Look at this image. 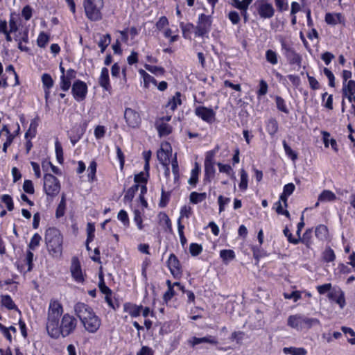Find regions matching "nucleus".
<instances>
[{"mask_svg": "<svg viewBox=\"0 0 355 355\" xmlns=\"http://www.w3.org/2000/svg\"><path fill=\"white\" fill-rule=\"evenodd\" d=\"M46 329L48 334L53 338H58L62 335L59 320L47 319Z\"/></svg>", "mask_w": 355, "mask_h": 355, "instance_id": "obj_14", "label": "nucleus"}, {"mask_svg": "<svg viewBox=\"0 0 355 355\" xmlns=\"http://www.w3.org/2000/svg\"><path fill=\"white\" fill-rule=\"evenodd\" d=\"M38 123L36 119H34L31 121L30 123V126L28 130L25 133V137L26 139H32L33 138L37 132V128Z\"/></svg>", "mask_w": 355, "mask_h": 355, "instance_id": "obj_28", "label": "nucleus"}, {"mask_svg": "<svg viewBox=\"0 0 355 355\" xmlns=\"http://www.w3.org/2000/svg\"><path fill=\"white\" fill-rule=\"evenodd\" d=\"M76 71L71 69H68L64 75L61 76L60 87L63 91L69 90L71 87V82L76 78Z\"/></svg>", "mask_w": 355, "mask_h": 355, "instance_id": "obj_16", "label": "nucleus"}, {"mask_svg": "<svg viewBox=\"0 0 355 355\" xmlns=\"http://www.w3.org/2000/svg\"><path fill=\"white\" fill-rule=\"evenodd\" d=\"M283 352L285 354H291V355H306L307 352L303 347H284L283 349Z\"/></svg>", "mask_w": 355, "mask_h": 355, "instance_id": "obj_27", "label": "nucleus"}, {"mask_svg": "<svg viewBox=\"0 0 355 355\" xmlns=\"http://www.w3.org/2000/svg\"><path fill=\"white\" fill-rule=\"evenodd\" d=\"M1 200L6 204L8 211H12L14 209L12 199L9 195H3Z\"/></svg>", "mask_w": 355, "mask_h": 355, "instance_id": "obj_53", "label": "nucleus"}, {"mask_svg": "<svg viewBox=\"0 0 355 355\" xmlns=\"http://www.w3.org/2000/svg\"><path fill=\"white\" fill-rule=\"evenodd\" d=\"M181 94L180 92H177L173 96L169 98L167 104L166 105V107L173 112L177 108L178 105H181Z\"/></svg>", "mask_w": 355, "mask_h": 355, "instance_id": "obj_21", "label": "nucleus"}, {"mask_svg": "<svg viewBox=\"0 0 355 355\" xmlns=\"http://www.w3.org/2000/svg\"><path fill=\"white\" fill-rule=\"evenodd\" d=\"M220 256L223 259L225 263L230 260H232L235 257L234 252L232 250H223L220 252Z\"/></svg>", "mask_w": 355, "mask_h": 355, "instance_id": "obj_34", "label": "nucleus"}, {"mask_svg": "<svg viewBox=\"0 0 355 355\" xmlns=\"http://www.w3.org/2000/svg\"><path fill=\"white\" fill-rule=\"evenodd\" d=\"M111 42L110 34L102 35L98 43V46L101 48V53H103L105 49L109 46Z\"/></svg>", "mask_w": 355, "mask_h": 355, "instance_id": "obj_32", "label": "nucleus"}, {"mask_svg": "<svg viewBox=\"0 0 355 355\" xmlns=\"http://www.w3.org/2000/svg\"><path fill=\"white\" fill-rule=\"evenodd\" d=\"M44 190L50 197L57 196L60 190V184L56 177L51 174H45L44 176Z\"/></svg>", "mask_w": 355, "mask_h": 355, "instance_id": "obj_5", "label": "nucleus"}, {"mask_svg": "<svg viewBox=\"0 0 355 355\" xmlns=\"http://www.w3.org/2000/svg\"><path fill=\"white\" fill-rule=\"evenodd\" d=\"M275 100H276V105H277L278 110L286 113V114H288V110L286 107L284 100L279 96H277Z\"/></svg>", "mask_w": 355, "mask_h": 355, "instance_id": "obj_49", "label": "nucleus"}, {"mask_svg": "<svg viewBox=\"0 0 355 355\" xmlns=\"http://www.w3.org/2000/svg\"><path fill=\"white\" fill-rule=\"evenodd\" d=\"M134 221L136 223L137 228L141 230L143 229V220L141 214L139 211H135Z\"/></svg>", "mask_w": 355, "mask_h": 355, "instance_id": "obj_58", "label": "nucleus"}, {"mask_svg": "<svg viewBox=\"0 0 355 355\" xmlns=\"http://www.w3.org/2000/svg\"><path fill=\"white\" fill-rule=\"evenodd\" d=\"M202 343H210V344L216 345L218 343V341L216 340V339L214 337H213L211 336H206V337H203V338L194 337L193 338V343H192L193 345H198Z\"/></svg>", "mask_w": 355, "mask_h": 355, "instance_id": "obj_31", "label": "nucleus"}, {"mask_svg": "<svg viewBox=\"0 0 355 355\" xmlns=\"http://www.w3.org/2000/svg\"><path fill=\"white\" fill-rule=\"evenodd\" d=\"M333 200V193L329 190H324L322 193L319 196L318 200L315 205V207H317L320 202H330Z\"/></svg>", "mask_w": 355, "mask_h": 355, "instance_id": "obj_30", "label": "nucleus"}, {"mask_svg": "<svg viewBox=\"0 0 355 355\" xmlns=\"http://www.w3.org/2000/svg\"><path fill=\"white\" fill-rule=\"evenodd\" d=\"M142 306H132L128 312L132 317H137L140 315Z\"/></svg>", "mask_w": 355, "mask_h": 355, "instance_id": "obj_62", "label": "nucleus"}, {"mask_svg": "<svg viewBox=\"0 0 355 355\" xmlns=\"http://www.w3.org/2000/svg\"><path fill=\"white\" fill-rule=\"evenodd\" d=\"M97 164L95 161L91 162L88 168V180L93 182L96 180V172Z\"/></svg>", "mask_w": 355, "mask_h": 355, "instance_id": "obj_36", "label": "nucleus"}, {"mask_svg": "<svg viewBox=\"0 0 355 355\" xmlns=\"http://www.w3.org/2000/svg\"><path fill=\"white\" fill-rule=\"evenodd\" d=\"M248 175L247 172L243 169H241V181L239 183V189L245 191L248 189Z\"/></svg>", "mask_w": 355, "mask_h": 355, "instance_id": "obj_33", "label": "nucleus"}, {"mask_svg": "<svg viewBox=\"0 0 355 355\" xmlns=\"http://www.w3.org/2000/svg\"><path fill=\"white\" fill-rule=\"evenodd\" d=\"M99 85L106 91L110 90V85L109 81V72L108 69L103 67L101 69V76L98 79Z\"/></svg>", "mask_w": 355, "mask_h": 355, "instance_id": "obj_20", "label": "nucleus"}, {"mask_svg": "<svg viewBox=\"0 0 355 355\" xmlns=\"http://www.w3.org/2000/svg\"><path fill=\"white\" fill-rule=\"evenodd\" d=\"M281 44L282 50L284 51V54L290 64L300 65L302 61L301 56L297 53L293 48L288 45L284 40L281 42Z\"/></svg>", "mask_w": 355, "mask_h": 355, "instance_id": "obj_8", "label": "nucleus"}, {"mask_svg": "<svg viewBox=\"0 0 355 355\" xmlns=\"http://www.w3.org/2000/svg\"><path fill=\"white\" fill-rule=\"evenodd\" d=\"M44 241L49 254L53 258H60L63 250V236L55 227L48 228L44 234Z\"/></svg>", "mask_w": 355, "mask_h": 355, "instance_id": "obj_2", "label": "nucleus"}, {"mask_svg": "<svg viewBox=\"0 0 355 355\" xmlns=\"http://www.w3.org/2000/svg\"><path fill=\"white\" fill-rule=\"evenodd\" d=\"M342 330L343 333L347 335H350L351 338H348V342L352 345H355V332L350 327H343Z\"/></svg>", "mask_w": 355, "mask_h": 355, "instance_id": "obj_47", "label": "nucleus"}, {"mask_svg": "<svg viewBox=\"0 0 355 355\" xmlns=\"http://www.w3.org/2000/svg\"><path fill=\"white\" fill-rule=\"evenodd\" d=\"M258 12L262 18H270L274 15L275 10L272 4L262 3L259 7Z\"/></svg>", "mask_w": 355, "mask_h": 355, "instance_id": "obj_19", "label": "nucleus"}, {"mask_svg": "<svg viewBox=\"0 0 355 355\" xmlns=\"http://www.w3.org/2000/svg\"><path fill=\"white\" fill-rule=\"evenodd\" d=\"M317 290L320 295L327 294L330 300L333 299L332 286L331 283L318 286Z\"/></svg>", "mask_w": 355, "mask_h": 355, "instance_id": "obj_26", "label": "nucleus"}, {"mask_svg": "<svg viewBox=\"0 0 355 355\" xmlns=\"http://www.w3.org/2000/svg\"><path fill=\"white\" fill-rule=\"evenodd\" d=\"M266 59L271 64H277L278 62L277 55L276 52L271 49H268L266 51Z\"/></svg>", "mask_w": 355, "mask_h": 355, "instance_id": "obj_37", "label": "nucleus"}, {"mask_svg": "<svg viewBox=\"0 0 355 355\" xmlns=\"http://www.w3.org/2000/svg\"><path fill=\"white\" fill-rule=\"evenodd\" d=\"M49 41V36L44 32L40 33L39 35L37 44L40 47H45Z\"/></svg>", "mask_w": 355, "mask_h": 355, "instance_id": "obj_42", "label": "nucleus"}, {"mask_svg": "<svg viewBox=\"0 0 355 355\" xmlns=\"http://www.w3.org/2000/svg\"><path fill=\"white\" fill-rule=\"evenodd\" d=\"M76 325L77 321L73 316L68 313L64 314L62 316L60 324L62 336L63 337L69 336L75 330Z\"/></svg>", "mask_w": 355, "mask_h": 355, "instance_id": "obj_7", "label": "nucleus"}, {"mask_svg": "<svg viewBox=\"0 0 355 355\" xmlns=\"http://www.w3.org/2000/svg\"><path fill=\"white\" fill-rule=\"evenodd\" d=\"M195 113L198 117L209 123H213L215 120V112L212 109L200 106L196 109Z\"/></svg>", "mask_w": 355, "mask_h": 355, "instance_id": "obj_15", "label": "nucleus"}, {"mask_svg": "<svg viewBox=\"0 0 355 355\" xmlns=\"http://www.w3.org/2000/svg\"><path fill=\"white\" fill-rule=\"evenodd\" d=\"M268 131L270 135H274L278 130V123L275 119H270L267 125Z\"/></svg>", "mask_w": 355, "mask_h": 355, "instance_id": "obj_43", "label": "nucleus"}, {"mask_svg": "<svg viewBox=\"0 0 355 355\" xmlns=\"http://www.w3.org/2000/svg\"><path fill=\"white\" fill-rule=\"evenodd\" d=\"M191 214V207H188V206H184L181 209L180 216L178 220H181V219L184 217L188 218L190 216Z\"/></svg>", "mask_w": 355, "mask_h": 355, "instance_id": "obj_61", "label": "nucleus"}, {"mask_svg": "<svg viewBox=\"0 0 355 355\" xmlns=\"http://www.w3.org/2000/svg\"><path fill=\"white\" fill-rule=\"evenodd\" d=\"M334 302L338 304L341 309L346 305L345 293L340 288H336L334 287Z\"/></svg>", "mask_w": 355, "mask_h": 355, "instance_id": "obj_22", "label": "nucleus"}, {"mask_svg": "<svg viewBox=\"0 0 355 355\" xmlns=\"http://www.w3.org/2000/svg\"><path fill=\"white\" fill-rule=\"evenodd\" d=\"M41 239V236L37 233H35L31 239V241L28 244V248L31 250L35 249V248L40 245Z\"/></svg>", "mask_w": 355, "mask_h": 355, "instance_id": "obj_44", "label": "nucleus"}, {"mask_svg": "<svg viewBox=\"0 0 355 355\" xmlns=\"http://www.w3.org/2000/svg\"><path fill=\"white\" fill-rule=\"evenodd\" d=\"M1 303L3 306L9 310H12L16 308V306L12 298L8 295L1 296Z\"/></svg>", "mask_w": 355, "mask_h": 355, "instance_id": "obj_38", "label": "nucleus"}, {"mask_svg": "<svg viewBox=\"0 0 355 355\" xmlns=\"http://www.w3.org/2000/svg\"><path fill=\"white\" fill-rule=\"evenodd\" d=\"M295 187L293 183H288L284 187L283 193L280 196V201H282L284 205L287 207V198L295 191Z\"/></svg>", "mask_w": 355, "mask_h": 355, "instance_id": "obj_23", "label": "nucleus"}, {"mask_svg": "<svg viewBox=\"0 0 355 355\" xmlns=\"http://www.w3.org/2000/svg\"><path fill=\"white\" fill-rule=\"evenodd\" d=\"M145 69L155 75H164L165 70L163 67L145 64Z\"/></svg>", "mask_w": 355, "mask_h": 355, "instance_id": "obj_39", "label": "nucleus"}, {"mask_svg": "<svg viewBox=\"0 0 355 355\" xmlns=\"http://www.w3.org/2000/svg\"><path fill=\"white\" fill-rule=\"evenodd\" d=\"M23 189L28 194H33L35 189L32 181L29 180H25L23 184Z\"/></svg>", "mask_w": 355, "mask_h": 355, "instance_id": "obj_50", "label": "nucleus"}, {"mask_svg": "<svg viewBox=\"0 0 355 355\" xmlns=\"http://www.w3.org/2000/svg\"><path fill=\"white\" fill-rule=\"evenodd\" d=\"M318 322L316 319L309 318L300 315H291L288 318V325L297 330L309 329Z\"/></svg>", "mask_w": 355, "mask_h": 355, "instance_id": "obj_4", "label": "nucleus"}, {"mask_svg": "<svg viewBox=\"0 0 355 355\" xmlns=\"http://www.w3.org/2000/svg\"><path fill=\"white\" fill-rule=\"evenodd\" d=\"M155 128L159 137L168 135L172 132V127L165 123L163 119H157L155 122Z\"/></svg>", "mask_w": 355, "mask_h": 355, "instance_id": "obj_18", "label": "nucleus"}, {"mask_svg": "<svg viewBox=\"0 0 355 355\" xmlns=\"http://www.w3.org/2000/svg\"><path fill=\"white\" fill-rule=\"evenodd\" d=\"M180 27L182 31V35L184 37L188 38L189 33L191 30L193 28V25L192 24H184L183 23L180 24Z\"/></svg>", "mask_w": 355, "mask_h": 355, "instance_id": "obj_52", "label": "nucleus"}, {"mask_svg": "<svg viewBox=\"0 0 355 355\" xmlns=\"http://www.w3.org/2000/svg\"><path fill=\"white\" fill-rule=\"evenodd\" d=\"M70 271L73 279L78 283L84 282V276L81 270L80 262L76 257H73Z\"/></svg>", "mask_w": 355, "mask_h": 355, "instance_id": "obj_13", "label": "nucleus"}, {"mask_svg": "<svg viewBox=\"0 0 355 355\" xmlns=\"http://www.w3.org/2000/svg\"><path fill=\"white\" fill-rule=\"evenodd\" d=\"M74 311L85 330L89 333L97 331L101 326V320L91 307L84 303L78 302L74 306Z\"/></svg>", "mask_w": 355, "mask_h": 355, "instance_id": "obj_1", "label": "nucleus"}, {"mask_svg": "<svg viewBox=\"0 0 355 355\" xmlns=\"http://www.w3.org/2000/svg\"><path fill=\"white\" fill-rule=\"evenodd\" d=\"M124 118L129 127L135 128L139 127L141 123L139 114L131 108H126L124 112Z\"/></svg>", "mask_w": 355, "mask_h": 355, "instance_id": "obj_9", "label": "nucleus"}, {"mask_svg": "<svg viewBox=\"0 0 355 355\" xmlns=\"http://www.w3.org/2000/svg\"><path fill=\"white\" fill-rule=\"evenodd\" d=\"M178 234L180 239V242L182 245H184L187 243V239L185 238L183 232L184 225H182L180 223V220H178Z\"/></svg>", "mask_w": 355, "mask_h": 355, "instance_id": "obj_57", "label": "nucleus"}, {"mask_svg": "<svg viewBox=\"0 0 355 355\" xmlns=\"http://www.w3.org/2000/svg\"><path fill=\"white\" fill-rule=\"evenodd\" d=\"M137 355H153V351L149 347L144 346L137 352Z\"/></svg>", "mask_w": 355, "mask_h": 355, "instance_id": "obj_64", "label": "nucleus"}, {"mask_svg": "<svg viewBox=\"0 0 355 355\" xmlns=\"http://www.w3.org/2000/svg\"><path fill=\"white\" fill-rule=\"evenodd\" d=\"M87 91V85L80 80L76 81L72 86V93L78 101L85 99Z\"/></svg>", "mask_w": 355, "mask_h": 355, "instance_id": "obj_10", "label": "nucleus"}, {"mask_svg": "<svg viewBox=\"0 0 355 355\" xmlns=\"http://www.w3.org/2000/svg\"><path fill=\"white\" fill-rule=\"evenodd\" d=\"M139 73L143 78L145 87L148 88L150 87V85H153V86L157 85L156 80L153 76L149 75L146 71L140 69Z\"/></svg>", "mask_w": 355, "mask_h": 355, "instance_id": "obj_24", "label": "nucleus"}, {"mask_svg": "<svg viewBox=\"0 0 355 355\" xmlns=\"http://www.w3.org/2000/svg\"><path fill=\"white\" fill-rule=\"evenodd\" d=\"M139 189L138 184H135L129 188L124 196V200L125 201H131L135 196V193Z\"/></svg>", "mask_w": 355, "mask_h": 355, "instance_id": "obj_40", "label": "nucleus"}, {"mask_svg": "<svg viewBox=\"0 0 355 355\" xmlns=\"http://www.w3.org/2000/svg\"><path fill=\"white\" fill-rule=\"evenodd\" d=\"M202 250V246L197 243H191L189 247V251L191 255L197 256L201 253Z\"/></svg>", "mask_w": 355, "mask_h": 355, "instance_id": "obj_56", "label": "nucleus"}, {"mask_svg": "<svg viewBox=\"0 0 355 355\" xmlns=\"http://www.w3.org/2000/svg\"><path fill=\"white\" fill-rule=\"evenodd\" d=\"M328 234L327 227L324 225H319L315 230V235L320 239H324Z\"/></svg>", "mask_w": 355, "mask_h": 355, "instance_id": "obj_41", "label": "nucleus"}, {"mask_svg": "<svg viewBox=\"0 0 355 355\" xmlns=\"http://www.w3.org/2000/svg\"><path fill=\"white\" fill-rule=\"evenodd\" d=\"M259 89L257 92V94L259 96H263L267 94L268 92V84L267 83L263 80H261L259 82Z\"/></svg>", "mask_w": 355, "mask_h": 355, "instance_id": "obj_59", "label": "nucleus"}, {"mask_svg": "<svg viewBox=\"0 0 355 355\" xmlns=\"http://www.w3.org/2000/svg\"><path fill=\"white\" fill-rule=\"evenodd\" d=\"M83 7L86 17L91 21H99L102 19L103 0H83Z\"/></svg>", "mask_w": 355, "mask_h": 355, "instance_id": "obj_3", "label": "nucleus"}, {"mask_svg": "<svg viewBox=\"0 0 355 355\" xmlns=\"http://www.w3.org/2000/svg\"><path fill=\"white\" fill-rule=\"evenodd\" d=\"M207 198V193L205 192L203 193H197V192H191L189 196L190 202L193 204H198L199 202H202Z\"/></svg>", "mask_w": 355, "mask_h": 355, "instance_id": "obj_29", "label": "nucleus"}, {"mask_svg": "<svg viewBox=\"0 0 355 355\" xmlns=\"http://www.w3.org/2000/svg\"><path fill=\"white\" fill-rule=\"evenodd\" d=\"M210 26H206L205 25H197L196 27L195 35L196 36H203L207 33Z\"/></svg>", "mask_w": 355, "mask_h": 355, "instance_id": "obj_55", "label": "nucleus"}, {"mask_svg": "<svg viewBox=\"0 0 355 355\" xmlns=\"http://www.w3.org/2000/svg\"><path fill=\"white\" fill-rule=\"evenodd\" d=\"M343 95L346 96L350 102H355V80H349L343 83Z\"/></svg>", "mask_w": 355, "mask_h": 355, "instance_id": "obj_17", "label": "nucleus"}, {"mask_svg": "<svg viewBox=\"0 0 355 355\" xmlns=\"http://www.w3.org/2000/svg\"><path fill=\"white\" fill-rule=\"evenodd\" d=\"M63 312L62 304L58 300H51L47 319L59 320Z\"/></svg>", "mask_w": 355, "mask_h": 355, "instance_id": "obj_12", "label": "nucleus"}, {"mask_svg": "<svg viewBox=\"0 0 355 355\" xmlns=\"http://www.w3.org/2000/svg\"><path fill=\"white\" fill-rule=\"evenodd\" d=\"M95 227L94 224L88 223L87 225V242H91L94 237Z\"/></svg>", "mask_w": 355, "mask_h": 355, "instance_id": "obj_51", "label": "nucleus"}, {"mask_svg": "<svg viewBox=\"0 0 355 355\" xmlns=\"http://www.w3.org/2000/svg\"><path fill=\"white\" fill-rule=\"evenodd\" d=\"M230 202V198H224L223 196H219L218 198V202L219 205V212L221 213L225 210V206Z\"/></svg>", "mask_w": 355, "mask_h": 355, "instance_id": "obj_54", "label": "nucleus"}, {"mask_svg": "<svg viewBox=\"0 0 355 355\" xmlns=\"http://www.w3.org/2000/svg\"><path fill=\"white\" fill-rule=\"evenodd\" d=\"M205 173L207 175L212 176L215 173L214 162L212 156L207 155L205 161Z\"/></svg>", "mask_w": 355, "mask_h": 355, "instance_id": "obj_25", "label": "nucleus"}, {"mask_svg": "<svg viewBox=\"0 0 355 355\" xmlns=\"http://www.w3.org/2000/svg\"><path fill=\"white\" fill-rule=\"evenodd\" d=\"M65 209H66L65 195L62 194L61 200H60V202L57 207V209H56V213H55L56 217L60 218V217L64 216Z\"/></svg>", "mask_w": 355, "mask_h": 355, "instance_id": "obj_35", "label": "nucleus"}, {"mask_svg": "<svg viewBox=\"0 0 355 355\" xmlns=\"http://www.w3.org/2000/svg\"><path fill=\"white\" fill-rule=\"evenodd\" d=\"M284 148L287 155H288L293 161L297 158V154L287 145L286 141H284Z\"/></svg>", "mask_w": 355, "mask_h": 355, "instance_id": "obj_60", "label": "nucleus"}, {"mask_svg": "<svg viewBox=\"0 0 355 355\" xmlns=\"http://www.w3.org/2000/svg\"><path fill=\"white\" fill-rule=\"evenodd\" d=\"M42 81L45 87L50 89L53 85V80L51 76L48 73H44L42 76Z\"/></svg>", "mask_w": 355, "mask_h": 355, "instance_id": "obj_45", "label": "nucleus"}, {"mask_svg": "<svg viewBox=\"0 0 355 355\" xmlns=\"http://www.w3.org/2000/svg\"><path fill=\"white\" fill-rule=\"evenodd\" d=\"M159 218L161 223L166 225L167 229L171 232L172 230L171 220L165 213H160L159 214Z\"/></svg>", "mask_w": 355, "mask_h": 355, "instance_id": "obj_46", "label": "nucleus"}, {"mask_svg": "<svg viewBox=\"0 0 355 355\" xmlns=\"http://www.w3.org/2000/svg\"><path fill=\"white\" fill-rule=\"evenodd\" d=\"M56 157L59 163L63 162V150L60 143L56 141L55 143Z\"/></svg>", "mask_w": 355, "mask_h": 355, "instance_id": "obj_48", "label": "nucleus"}, {"mask_svg": "<svg viewBox=\"0 0 355 355\" xmlns=\"http://www.w3.org/2000/svg\"><path fill=\"white\" fill-rule=\"evenodd\" d=\"M172 155V148L168 142L162 143L160 149L157 153L159 162L165 167V173H169L168 165L170 157Z\"/></svg>", "mask_w": 355, "mask_h": 355, "instance_id": "obj_6", "label": "nucleus"}, {"mask_svg": "<svg viewBox=\"0 0 355 355\" xmlns=\"http://www.w3.org/2000/svg\"><path fill=\"white\" fill-rule=\"evenodd\" d=\"M228 17L233 24H237L240 21V16L236 11L230 12Z\"/></svg>", "mask_w": 355, "mask_h": 355, "instance_id": "obj_63", "label": "nucleus"}, {"mask_svg": "<svg viewBox=\"0 0 355 355\" xmlns=\"http://www.w3.org/2000/svg\"><path fill=\"white\" fill-rule=\"evenodd\" d=\"M167 264L172 275L175 278L179 279L182 275V269L180 261L174 254L170 255Z\"/></svg>", "mask_w": 355, "mask_h": 355, "instance_id": "obj_11", "label": "nucleus"}]
</instances>
